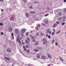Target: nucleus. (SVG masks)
Here are the masks:
<instances>
[{
	"instance_id": "3c124183",
	"label": "nucleus",
	"mask_w": 66,
	"mask_h": 66,
	"mask_svg": "<svg viewBox=\"0 0 66 66\" xmlns=\"http://www.w3.org/2000/svg\"><path fill=\"white\" fill-rule=\"evenodd\" d=\"M43 44H44V45H45L46 44V43L45 42H43Z\"/></svg>"
},
{
	"instance_id": "052dcab7",
	"label": "nucleus",
	"mask_w": 66,
	"mask_h": 66,
	"mask_svg": "<svg viewBox=\"0 0 66 66\" xmlns=\"http://www.w3.org/2000/svg\"><path fill=\"white\" fill-rule=\"evenodd\" d=\"M48 35H46V37H48Z\"/></svg>"
},
{
	"instance_id": "e2e57ef3",
	"label": "nucleus",
	"mask_w": 66,
	"mask_h": 66,
	"mask_svg": "<svg viewBox=\"0 0 66 66\" xmlns=\"http://www.w3.org/2000/svg\"><path fill=\"white\" fill-rule=\"evenodd\" d=\"M30 8H32V6H31L30 7Z\"/></svg>"
},
{
	"instance_id": "2eb2a0df",
	"label": "nucleus",
	"mask_w": 66,
	"mask_h": 66,
	"mask_svg": "<svg viewBox=\"0 0 66 66\" xmlns=\"http://www.w3.org/2000/svg\"><path fill=\"white\" fill-rule=\"evenodd\" d=\"M35 13V12L31 11L30 12V14H34Z\"/></svg>"
},
{
	"instance_id": "a878e982",
	"label": "nucleus",
	"mask_w": 66,
	"mask_h": 66,
	"mask_svg": "<svg viewBox=\"0 0 66 66\" xmlns=\"http://www.w3.org/2000/svg\"><path fill=\"white\" fill-rule=\"evenodd\" d=\"M61 19H62V17H60L58 19V20H61Z\"/></svg>"
},
{
	"instance_id": "4468645a",
	"label": "nucleus",
	"mask_w": 66,
	"mask_h": 66,
	"mask_svg": "<svg viewBox=\"0 0 66 66\" xmlns=\"http://www.w3.org/2000/svg\"><path fill=\"white\" fill-rule=\"evenodd\" d=\"M25 42L26 44H29V42L28 40H25Z\"/></svg>"
},
{
	"instance_id": "bf43d9fd",
	"label": "nucleus",
	"mask_w": 66,
	"mask_h": 66,
	"mask_svg": "<svg viewBox=\"0 0 66 66\" xmlns=\"http://www.w3.org/2000/svg\"><path fill=\"white\" fill-rule=\"evenodd\" d=\"M47 9H48V10H49V9H50V8H47Z\"/></svg>"
},
{
	"instance_id": "e433bc0d",
	"label": "nucleus",
	"mask_w": 66,
	"mask_h": 66,
	"mask_svg": "<svg viewBox=\"0 0 66 66\" xmlns=\"http://www.w3.org/2000/svg\"><path fill=\"white\" fill-rule=\"evenodd\" d=\"M64 12H66V9H64Z\"/></svg>"
},
{
	"instance_id": "09e8293b",
	"label": "nucleus",
	"mask_w": 66,
	"mask_h": 66,
	"mask_svg": "<svg viewBox=\"0 0 66 66\" xmlns=\"http://www.w3.org/2000/svg\"><path fill=\"white\" fill-rule=\"evenodd\" d=\"M24 51H27V49L26 48H24Z\"/></svg>"
},
{
	"instance_id": "ddd939ff",
	"label": "nucleus",
	"mask_w": 66,
	"mask_h": 66,
	"mask_svg": "<svg viewBox=\"0 0 66 66\" xmlns=\"http://www.w3.org/2000/svg\"><path fill=\"white\" fill-rule=\"evenodd\" d=\"M57 26V24H53V27L54 28H55V27L56 26Z\"/></svg>"
},
{
	"instance_id": "13d9d810",
	"label": "nucleus",
	"mask_w": 66,
	"mask_h": 66,
	"mask_svg": "<svg viewBox=\"0 0 66 66\" xmlns=\"http://www.w3.org/2000/svg\"><path fill=\"white\" fill-rule=\"evenodd\" d=\"M64 2H65L66 1V0H64Z\"/></svg>"
},
{
	"instance_id": "a211bd4d",
	"label": "nucleus",
	"mask_w": 66,
	"mask_h": 66,
	"mask_svg": "<svg viewBox=\"0 0 66 66\" xmlns=\"http://www.w3.org/2000/svg\"><path fill=\"white\" fill-rule=\"evenodd\" d=\"M43 40H44V41H45V42H46V43H47V40L46 39H43Z\"/></svg>"
},
{
	"instance_id": "f257e3e1",
	"label": "nucleus",
	"mask_w": 66,
	"mask_h": 66,
	"mask_svg": "<svg viewBox=\"0 0 66 66\" xmlns=\"http://www.w3.org/2000/svg\"><path fill=\"white\" fill-rule=\"evenodd\" d=\"M50 31V29H47V30H46V32L48 34V33H50V35H51V31Z\"/></svg>"
},
{
	"instance_id": "cd10ccee",
	"label": "nucleus",
	"mask_w": 66,
	"mask_h": 66,
	"mask_svg": "<svg viewBox=\"0 0 66 66\" xmlns=\"http://www.w3.org/2000/svg\"><path fill=\"white\" fill-rule=\"evenodd\" d=\"M27 40H28V41H29V42H30V39H29V38H27Z\"/></svg>"
},
{
	"instance_id": "f3484780",
	"label": "nucleus",
	"mask_w": 66,
	"mask_h": 66,
	"mask_svg": "<svg viewBox=\"0 0 66 66\" xmlns=\"http://www.w3.org/2000/svg\"><path fill=\"white\" fill-rule=\"evenodd\" d=\"M34 51H35V52H38V50L37 49H35V50H34Z\"/></svg>"
},
{
	"instance_id": "37998d69",
	"label": "nucleus",
	"mask_w": 66,
	"mask_h": 66,
	"mask_svg": "<svg viewBox=\"0 0 66 66\" xmlns=\"http://www.w3.org/2000/svg\"><path fill=\"white\" fill-rule=\"evenodd\" d=\"M40 35H43V33H40Z\"/></svg>"
},
{
	"instance_id": "39448f33",
	"label": "nucleus",
	"mask_w": 66,
	"mask_h": 66,
	"mask_svg": "<svg viewBox=\"0 0 66 66\" xmlns=\"http://www.w3.org/2000/svg\"><path fill=\"white\" fill-rule=\"evenodd\" d=\"M10 20L13 21V20H14V18L13 17H11V18H10Z\"/></svg>"
},
{
	"instance_id": "393cba45",
	"label": "nucleus",
	"mask_w": 66,
	"mask_h": 66,
	"mask_svg": "<svg viewBox=\"0 0 66 66\" xmlns=\"http://www.w3.org/2000/svg\"><path fill=\"white\" fill-rule=\"evenodd\" d=\"M0 26H3V24L2 23H0Z\"/></svg>"
},
{
	"instance_id": "b1692460",
	"label": "nucleus",
	"mask_w": 66,
	"mask_h": 66,
	"mask_svg": "<svg viewBox=\"0 0 66 66\" xmlns=\"http://www.w3.org/2000/svg\"><path fill=\"white\" fill-rule=\"evenodd\" d=\"M26 35H27V36H28V35H29V33L28 32H27L26 33Z\"/></svg>"
},
{
	"instance_id": "c85d7f7f",
	"label": "nucleus",
	"mask_w": 66,
	"mask_h": 66,
	"mask_svg": "<svg viewBox=\"0 0 66 66\" xmlns=\"http://www.w3.org/2000/svg\"><path fill=\"white\" fill-rule=\"evenodd\" d=\"M23 1H24V3H26V2H27V0H23Z\"/></svg>"
},
{
	"instance_id": "bb28decb",
	"label": "nucleus",
	"mask_w": 66,
	"mask_h": 66,
	"mask_svg": "<svg viewBox=\"0 0 66 66\" xmlns=\"http://www.w3.org/2000/svg\"><path fill=\"white\" fill-rule=\"evenodd\" d=\"M26 15L27 17H28V16H29V14H28V13H26Z\"/></svg>"
},
{
	"instance_id": "7ed1b4c3",
	"label": "nucleus",
	"mask_w": 66,
	"mask_h": 66,
	"mask_svg": "<svg viewBox=\"0 0 66 66\" xmlns=\"http://www.w3.org/2000/svg\"><path fill=\"white\" fill-rule=\"evenodd\" d=\"M26 29H23L22 30V32L23 33H24L26 31Z\"/></svg>"
},
{
	"instance_id": "1a4fd4ad",
	"label": "nucleus",
	"mask_w": 66,
	"mask_h": 66,
	"mask_svg": "<svg viewBox=\"0 0 66 66\" xmlns=\"http://www.w3.org/2000/svg\"><path fill=\"white\" fill-rule=\"evenodd\" d=\"M37 57L38 59H40V55H37Z\"/></svg>"
},
{
	"instance_id": "c756f323",
	"label": "nucleus",
	"mask_w": 66,
	"mask_h": 66,
	"mask_svg": "<svg viewBox=\"0 0 66 66\" xmlns=\"http://www.w3.org/2000/svg\"><path fill=\"white\" fill-rule=\"evenodd\" d=\"M66 18V16H64L63 17V19H65Z\"/></svg>"
},
{
	"instance_id": "4be33fe9",
	"label": "nucleus",
	"mask_w": 66,
	"mask_h": 66,
	"mask_svg": "<svg viewBox=\"0 0 66 66\" xmlns=\"http://www.w3.org/2000/svg\"><path fill=\"white\" fill-rule=\"evenodd\" d=\"M60 32V30H59L57 32L56 34H58V33H59Z\"/></svg>"
},
{
	"instance_id": "338daca9",
	"label": "nucleus",
	"mask_w": 66,
	"mask_h": 66,
	"mask_svg": "<svg viewBox=\"0 0 66 66\" xmlns=\"http://www.w3.org/2000/svg\"><path fill=\"white\" fill-rule=\"evenodd\" d=\"M20 39H22V38H20Z\"/></svg>"
},
{
	"instance_id": "0e129e2a",
	"label": "nucleus",
	"mask_w": 66,
	"mask_h": 66,
	"mask_svg": "<svg viewBox=\"0 0 66 66\" xmlns=\"http://www.w3.org/2000/svg\"><path fill=\"white\" fill-rule=\"evenodd\" d=\"M22 44L23 45V44H24L23 43H22Z\"/></svg>"
},
{
	"instance_id": "aec40b11",
	"label": "nucleus",
	"mask_w": 66,
	"mask_h": 66,
	"mask_svg": "<svg viewBox=\"0 0 66 66\" xmlns=\"http://www.w3.org/2000/svg\"><path fill=\"white\" fill-rule=\"evenodd\" d=\"M27 53H29L30 52V50H27Z\"/></svg>"
},
{
	"instance_id": "a18cd8bd",
	"label": "nucleus",
	"mask_w": 66,
	"mask_h": 66,
	"mask_svg": "<svg viewBox=\"0 0 66 66\" xmlns=\"http://www.w3.org/2000/svg\"><path fill=\"white\" fill-rule=\"evenodd\" d=\"M38 3V2L37 1H36L35 2V3Z\"/></svg>"
},
{
	"instance_id": "58836bf2",
	"label": "nucleus",
	"mask_w": 66,
	"mask_h": 66,
	"mask_svg": "<svg viewBox=\"0 0 66 66\" xmlns=\"http://www.w3.org/2000/svg\"><path fill=\"white\" fill-rule=\"evenodd\" d=\"M36 29H37V30H38V28L37 27H36L35 28Z\"/></svg>"
},
{
	"instance_id": "a19ab883",
	"label": "nucleus",
	"mask_w": 66,
	"mask_h": 66,
	"mask_svg": "<svg viewBox=\"0 0 66 66\" xmlns=\"http://www.w3.org/2000/svg\"><path fill=\"white\" fill-rule=\"evenodd\" d=\"M19 42V44H20V43H21V41H18Z\"/></svg>"
},
{
	"instance_id": "72a5a7b5",
	"label": "nucleus",
	"mask_w": 66,
	"mask_h": 66,
	"mask_svg": "<svg viewBox=\"0 0 66 66\" xmlns=\"http://www.w3.org/2000/svg\"><path fill=\"white\" fill-rule=\"evenodd\" d=\"M21 35L22 37H23V34H21Z\"/></svg>"
},
{
	"instance_id": "8fccbe9b",
	"label": "nucleus",
	"mask_w": 66,
	"mask_h": 66,
	"mask_svg": "<svg viewBox=\"0 0 66 66\" xmlns=\"http://www.w3.org/2000/svg\"><path fill=\"white\" fill-rule=\"evenodd\" d=\"M0 1L1 2H3V0H0Z\"/></svg>"
},
{
	"instance_id": "6ab92c4d",
	"label": "nucleus",
	"mask_w": 66,
	"mask_h": 66,
	"mask_svg": "<svg viewBox=\"0 0 66 66\" xmlns=\"http://www.w3.org/2000/svg\"><path fill=\"white\" fill-rule=\"evenodd\" d=\"M37 26L38 27V28H39L40 27V25L39 24H37Z\"/></svg>"
},
{
	"instance_id": "69168bd1",
	"label": "nucleus",
	"mask_w": 66,
	"mask_h": 66,
	"mask_svg": "<svg viewBox=\"0 0 66 66\" xmlns=\"http://www.w3.org/2000/svg\"><path fill=\"white\" fill-rule=\"evenodd\" d=\"M12 37H13V38H14V36Z\"/></svg>"
},
{
	"instance_id": "774afa93",
	"label": "nucleus",
	"mask_w": 66,
	"mask_h": 66,
	"mask_svg": "<svg viewBox=\"0 0 66 66\" xmlns=\"http://www.w3.org/2000/svg\"><path fill=\"white\" fill-rule=\"evenodd\" d=\"M3 66V65H1V66Z\"/></svg>"
},
{
	"instance_id": "49530a36",
	"label": "nucleus",
	"mask_w": 66,
	"mask_h": 66,
	"mask_svg": "<svg viewBox=\"0 0 66 66\" xmlns=\"http://www.w3.org/2000/svg\"><path fill=\"white\" fill-rule=\"evenodd\" d=\"M12 36H14V34H13V32L12 33Z\"/></svg>"
},
{
	"instance_id": "6e6552de",
	"label": "nucleus",
	"mask_w": 66,
	"mask_h": 66,
	"mask_svg": "<svg viewBox=\"0 0 66 66\" xmlns=\"http://www.w3.org/2000/svg\"><path fill=\"white\" fill-rule=\"evenodd\" d=\"M4 58L7 60H8V61H10V58H9L7 57H5Z\"/></svg>"
},
{
	"instance_id": "473e14b6",
	"label": "nucleus",
	"mask_w": 66,
	"mask_h": 66,
	"mask_svg": "<svg viewBox=\"0 0 66 66\" xmlns=\"http://www.w3.org/2000/svg\"><path fill=\"white\" fill-rule=\"evenodd\" d=\"M48 38H51V36H50V35H49L48 36Z\"/></svg>"
},
{
	"instance_id": "ea45409f",
	"label": "nucleus",
	"mask_w": 66,
	"mask_h": 66,
	"mask_svg": "<svg viewBox=\"0 0 66 66\" xmlns=\"http://www.w3.org/2000/svg\"><path fill=\"white\" fill-rule=\"evenodd\" d=\"M57 42H56L55 43V45L56 46H57Z\"/></svg>"
},
{
	"instance_id": "c9c22d12",
	"label": "nucleus",
	"mask_w": 66,
	"mask_h": 66,
	"mask_svg": "<svg viewBox=\"0 0 66 66\" xmlns=\"http://www.w3.org/2000/svg\"><path fill=\"white\" fill-rule=\"evenodd\" d=\"M54 34V32H53L52 33V35H53Z\"/></svg>"
},
{
	"instance_id": "7c9ffc66",
	"label": "nucleus",
	"mask_w": 66,
	"mask_h": 66,
	"mask_svg": "<svg viewBox=\"0 0 66 66\" xmlns=\"http://www.w3.org/2000/svg\"><path fill=\"white\" fill-rule=\"evenodd\" d=\"M30 36L32 38V39H34L35 38V37H33V36Z\"/></svg>"
},
{
	"instance_id": "4c0bfd02",
	"label": "nucleus",
	"mask_w": 66,
	"mask_h": 66,
	"mask_svg": "<svg viewBox=\"0 0 66 66\" xmlns=\"http://www.w3.org/2000/svg\"><path fill=\"white\" fill-rule=\"evenodd\" d=\"M1 35H3V34H3V33L2 32H1Z\"/></svg>"
},
{
	"instance_id": "c03bdc74",
	"label": "nucleus",
	"mask_w": 66,
	"mask_h": 66,
	"mask_svg": "<svg viewBox=\"0 0 66 66\" xmlns=\"http://www.w3.org/2000/svg\"><path fill=\"white\" fill-rule=\"evenodd\" d=\"M48 15H49V14H46L45 15V16H47Z\"/></svg>"
},
{
	"instance_id": "dca6fc26",
	"label": "nucleus",
	"mask_w": 66,
	"mask_h": 66,
	"mask_svg": "<svg viewBox=\"0 0 66 66\" xmlns=\"http://www.w3.org/2000/svg\"><path fill=\"white\" fill-rule=\"evenodd\" d=\"M17 40L18 42L20 40V38L19 37H18L17 38Z\"/></svg>"
},
{
	"instance_id": "6e6d98bb",
	"label": "nucleus",
	"mask_w": 66,
	"mask_h": 66,
	"mask_svg": "<svg viewBox=\"0 0 66 66\" xmlns=\"http://www.w3.org/2000/svg\"><path fill=\"white\" fill-rule=\"evenodd\" d=\"M53 31L54 32H55V29H53Z\"/></svg>"
},
{
	"instance_id": "864d4df0",
	"label": "nucleus",
	"mask_w": 66,
	"mask_h": 66,
	"mask_svg": "<svg viewBox=\"0 0 66 66\" xmlns=\"http://www.w3.org/2000/svg\"><path fill=\"white\" fill-rule=\"evenodd\" d=\"M56 23H57V24H59V22H56Z\"/></svg>"
},
{
	"instance_id": "0eeeda50",
	"label": "nucleus",
	"mask_w": 66,
	"mask_h": 66,
	"mask_svg": "<svg viewBox=\"0 0 66 66\" xmlns=\"http://www.w3.org/2000/svg\"><path fill=\"white\" fill-rule=\"evenodd\" d=\"M7 51H8V52H10L11 51V50L10 48H8L7 50Z\"/></svg>"
},
{
	"instance_id": "423d86ee",
	"label": "nucleus",
	"mask_w": 66,
	"mask_h": 66,
	"mask_svg": "<svg viewBox=\"0 0 66 66\" xmlns=\"http://www.w3.org/2000/svg\"><path fill=\"white\" fill-rule=\"evenodd\" d=\"M47 55L49 58H51V55H50V54H49L48 53H47Z\"/></svg>"
},
{
	"instance_id": "9b49d317",
	"label": "nucleus",
	"mask_w": 66,
	"mask_h": 66,
	"mask_svg": "<svg viewBox=\"0 0 66 66\" xmlns=\"http://www.w3.org/2000/svg\"><path fill=\"white\" fill-rule=\"evenodd\" d=\"M60 60H61V61H62V62H64V59H62V57H60Z\"/></svg>"
},
{
	"instance_id": "5701e85b",
	"label": "nucleus",
	"mask_w": 66,
	"mask_h": 66,
	"mask_svg": "<svg viewBox=\"0 0 66 66\" xmlns=\"http://www.w3.org/2000/svg\"><path fill=\"white\" fill-rule=\"evenodd\" d=\"M55 40H52V44H53V43H54V42Z\"/></svg>"
},
{
	"instance_id": "f03ea898",
	"label": "nucleus",
	"mask_w": 66,
	"mask_h": 66,
	"mask_svg": "<svg viewBox=\"0 0 66 66\" xmlns=\"http://www.w3.org/2000/svg\"><path fill=\"white\" fill-rule=\"evenodd\" d=\"M41 58L42 59H46V58H47V57H46V56H42L41 57Z\"/></svg>"
},
{
	"instance_id": "2f4dec72",
	"label": "nucleus",
	"mask_w": 66,
	"mask_h": 66,
	"mask_svg": "<svg viewBox=\"0 0 66 66\" xmlns=\"http://www.w3.org/2000/svg\"><path fill=\"white\" fill-rule=\"evenodd\" d=\"M35 45H38V43H36L35 44Z\"/></svg>"
},
{
	"instance_id": "79ce46f5",
	"label": "nucleus",
	"mask_w": 66,
	"mask_h": 66,
	"mask_svg": "<svg viewBox=\"0 0 66 66\" xmlns=\"http://www.w3.org/2000/svg\"><path fill=\"white\" fill-rule=\"evenodd\" d=\"M39 35V33H38V32H37L36 33V35Z\"/></svg>"
},
{
	"instance_id": "680f3d73",
	"label": "nucleus",
	"mask_w": 66,
	"mask_h": 66,
	"mask_svg": "<svg viewBox=\"0 0 66 66\" xmlns=\"http://www.w3.org/2000/svg\"><path fill=\"white\" fill-rule=\"evenodd\" d=\"M48 66H50V64H49Z\"/></svg>"
},
{
	"instance_id": "603ef678",
	"label": "nucleus",
	"mask_w": 66,
	"mask_h": 66,
	"mask_svg": "<svg viewBox=\"0 0 66 66\" xmlns=\"http://www.w3.org/2000/svg\"><path fill=\"white\" fill-rule=\"evenodd\" d=\"M42 25H43V26H45V24H42Z\"/></svg>"
},
{
	"instance_id": "de8ad7c7",
	"label": "nucleus",
	"mask_w": 66,
	"mask_h": 66,
	"mask_svg": "<svg viewBox=\"0 0 66 66\" xmlns=\"http://www.w3.org/2000/svg\"><path fill=\"white\" fill-rule=\"evenodd\" d=\"M2 12H3L4 11V10L3 9H2L1 10Z\"/></svg>"
},
{
	"instance_id": "5fc2aeb1",
	"label": "nucleus",
	"mask_w": 66,
	"mask_h": 66,
	"mask_svg": "<svg viewBox=\"0 0 66 66\" xmlns=\"http://www.w3.org/2000/svg\"><path fill=\"white\" fill-rule=\"evenodd\" d=\"M32 41H33V42H35V40H32Z\"/></svg>"
},
{
	"instance_id": "f8f14e48",
	"label": "nucleus",
	"mask_w": 66,
	"mask_h": 66,
	"mask_svg": "<svg viewBox=\"0 0 66 66\" xmlns=\"http://www.w3.org/2000/svg\"><path fill=\"white\" fill-rule=\"evenodd\" d=\"M58 15L59 16H61L62 15V13L60 12H59Z\"/></svg>"
},
{
	"instance_id": "412c9836",
	"label": "nucleus",
	"mask_w": 66,
	"mask_h": 66,
	"mask_svg": "<svg viewBox=\"0 0 66 66\" xmlns=\"http://www.w3.org/2000/svg\"><path fill=\"white\" fill-rule=\"evenodd\" d=\"M30 45H28V46L26 45V47L27 48H28V47H30Z\"/></svg>"
},
{
	"instance_id": "9d476101",
	"label": "nucleus",
	"mask_w": 66,
	"mask_h": 66,
	"mask_svg": "<svg viewBox=\"0 0 66 66\" xmlns=\"http://www.w3.org/2000/svg\"><path fill=\"white\" fill-rule=\"evenodd\" d=\"M45 23L46 24H48V21L47 20H45Z\"/></svg>"
},
{
	"instance_id": "4d7b16f0",
	"label": "nucleus",
	"mask_w": 66,
	"mask_h": 66,
	"mask_svg": "<svg viewBox=\"0 0 66 66\" xmlns=\"http://www.w3.org/2000/svg\"><path fill=\"white\" fill-rule=\"evenodd\" d=\"M23 47L24 48V49L25 48H26V47H25V46H23Z\"/></svg>"
},
{
	"instance_id": "20e7f679",
	"label": "nucleus",
	"mask_w": 66,
	"mask_h": 66,
	"mask_svg": "<svg viewBox=\"0 0 66 66\" xmlns=\"http://www.w3.org/2000/svg\"><path fill=\"white\" fill-rule=\"evenodd\" d=\"M15 32L16 34H18V33H19V31H18V30L17 29H15Z\"/></svg>"
},
{
	"instance_id": "f704fd0d",
	"label": "nucleus",
	"mask_w": 66,
	"mask_h": 66,
	"mask_svg": "<svg viewBox=\"0 0 66 66\" xmlns=\"http://www.w3.org/2000/svg\"><path fill=\"white\" fill-rule=\"evenodd\" d=\"M64 24H65V22H64L62 23V26H63V25H64Z\"/></svg>"
}]
</instances>
